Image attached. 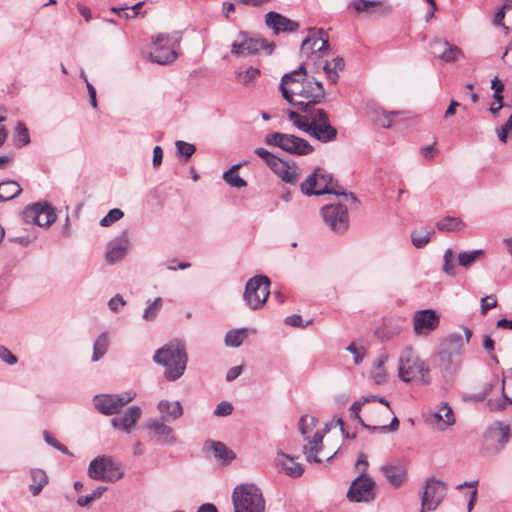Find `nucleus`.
<instances>
[{
  "mask_svg": "<svg viewBox=\"0 0 512 512\" xmlns=\"http://www.w3.org/2000/svg\"><path fill=\"white\" fill-rule=\"evenodd\" d=\"M432 234V231H413L411 235L413 245L416 248L424 247L430 241Z\"/></svg>",
  "mask_w": 512,
  "mask_h": 512,
  "instance_id": "obj_48",
  "label": "nucleus"
},
{
  "mask_svg": "<svg viewBox=\"0 0 512 512\" xmlns=\"http://www.w3.org/2000/svg\"><path fill=\"white\" fill-rule=\"evenodd\" d=\"M280 91L283 98L301 112L311 113L312 108L323 102L325 89L323 84L307 75L305 64L282 76Z\"/></svg>",
  "mask_w": 512,
  "mask_h": 512,
  "instance_id": "obj_1",
  "label": "nucleus"
},
{
  "mask_svg": "<svg viewBox=\"0 0 512 512\" xmlns=\"http://www.w3.org/2000/svg\"><path fill=\"white\" fill-rule=\"evenodd\" d=\"M270 284V279L264 275H257L248 280L243 296L251 309H259L266 303L270 294Z\"/></svg>",
  "mask_w": 512,
  "mask_h": 512,
  "instance_id": "obj_9",
  "label": "nucleus"
},
{
  "mask_svg": "<svg viewBox=\"0 0 512 512\" xmlns=\"http://www.w3.org/2000/svg\"><path fill=\"white\" fill-rule=\"evenodd\" d=\"M438 325L439 316L432 309L417 311L413 317L414 331L417 335H427Z\"/></svg>",
  "mask_w": 512,
  "mask_h": 512,
  "instance_id": "obj_18",
  "label": "nucleus"
},
{
  "mask_svg": "<svg viewBox=\"0 0 512 512\" xmlns=\"http://www.w3.org/2000/svg\"><path fill=\"white\" fill-rule=\"evenodd\" d=\"M276 463L290 477H300L304 472L302 464L296 462L293 457L283 452L277 454Z\"/></svg>",
  "mask_w": 512,
  "mask_h": 512,
  "instance_id": "obj_27",
  "label": "nucleus"
},
{
  "mask_svg": "<svg viewBox=\"0 0 512 512\" xmlns=\"http://www.w3.org/2000/svg\"><path fill=\"white\" fill-rule=\"evenodd\" d=\"M163 306V300L161 297L155 298L152 302L148 304V306L145 308L142 318L145 321H154L159 312L161 311Z\"/></svg>",
  "mask_w": 512,
  "mask_h": 512,
  "instance_id": "obj_43",
  "label": "nucleus"
},
{
  "mask_svg": "<svg viewBox=\"0 0 512 512\" xmlns=\"http://www.w3.org/2000/svg\"><path fill=\"white\" fill-rule=\"evenodd\" d=\"M283 182L288 184H296L301 176L300 168L295 164L277 157L269 167Z\"/></svg>",
  "mask_w": 512,
  "mask_h": 512,
  "instance_id": "obj_19",
  "label": "nucleus"
},
{
  "mask_svg": "<svg viewBox=\"0 0 512 512\" xmlns=\"http://www.w3.org/2000/svg\"><path fill=\"white\" fill-rule=\"evenodd\" d=\"M264 142L268 146L278 147L292 155L304 156L313 152V147L307 140L292 134L269 133L265 136Z\"/></svg>",
  "mask_w": 512,
  "mask_h": 512,
  "instance_id": "obj_6",
  "label": "nucleus"
},
{
  "mask_svg": "<svg viewBox=\"0 0 512 512\" xmlns=\"http://www.w3.org/2000/svg\"><path fill=\"white\" fill-rule=\"evenodd\" d=\"M446 484L436 478H428L422 493L421 512L435 510L445 498Z\"/></svg>",
  "mask_w": 512,
  "mask_h": 512,
  "instance_id": "obj_15",
  "label": "nucleus"
},
{
  "mask_svg": "<svg viewBox=\"0 0 512 512\" xmlns=\"http://www.w3.org/2000/svg\"><path fill=\"white\" fill-rule=\"evenodd\" d=\"M464 343L462 335L459 333H452L447 336L442 344V349L448 350L451 353L461 354Z\"/></svg>",
  "mask_w": 512,
  "mask_h": 512,
  "instance_id": "obj_38",
  "label": "nucleus"
},
{
  "mask_svg": "<svg viewBox=\"0 0 512 512\" xmlns=\"http://www.w3.org/2000/svg\"><path fill=\"white\" fill-rule=\"evenodd\" d=\"M142 410L139 406H130L122 416L114 417L111 419V425L114 429L120 430L125 433H130L140 419Z\"/></svg>",
  "mask_w": 512,
  "mask_h": 512,
  "instance_id": "obj_22",
  "label": "nucleus"
},
{
  "mask_svg": "<svg viewBox=\"0 0 512 512\" xmlns=\"http://www.w3.org/2000/svg\"><path fill=\"white\" fill-rule=\"evenodd\" d=\"M129 249V238L126 231L110 241L107 245L105 260L108 264H115L125 257Z\"/></svg>",
  "mask_w": 512,
  "mask_h": 512,
  "instance_id": "obj_20",
  "label": "nucleus"
},
{
  "mask_svg": "<svg viewBox=\"0 0 512 512\" xmlns=\"http://www.w3.org/2000/svg\"><path fill=\"white\" fill-rule=\"evenodd\" d=\"M22 215L27 223H33L40 227H49L56 220L55 210L48 202H36L28 205Z\"/></svg>",
  "mask_w": 512,
  "mask_h": 512,
  "instance_id": "obj_14",
  "label": "nucleus"
},
{
  "mask_svg": "<svg viewBox=\"0 0 512 512\" xmlns=\"http://www.w3.org/2000/svg\"><path fill=\"white\" fill-rule=\"evenodd\" d=\"M398 376L405 383L415 382L427 386L432 382L429 365L411 347L404 348L399 355Z\"/></svg>",
  "mask_w": 512,
  "mask_h": 512,
  "instance_id": "obj_3",
  "label": "nucleus"
},
{
  "mask_svg": "<svg viewBox=\"0 0 512 512\" xmlns=\"http://www.w3.org/2000/svg\"><path fill=\"white\" fill-rule=\"evenodd\" d=\"M136 397L134 392L124 394H101L94 396L95 408L103 415H115Z\"/></svg>",
  "mask_w": 512,
  "mask_h": 512,
  "instance_id": "obj_13",
  "label": "nucleus"
},
{
  "mask_svg": "<svg viewBox=\"0 0 512 512\" xmlns=\"http://www.w3.org/2000/svg\"><path fill=\"white\" fill-rule=\"evenodd\" d=\"M491 88L494 90L493 98L496 101L503 100L502 92L504 91V84L502 81L496 76L491 81Z\"/></svg>",
  "mask_w": 512,
  "mask_h": 512,
  "instance_id": "obj_58",
  "label": "nucleus"
},
{
  "mask_svg": "<svg viewBox=\"0 0 512 512\" xmlns=\"http://www.w3.org/2000/svg\"><path fill=\"white\" fill-rule=\"evenodd\" d=\"M107 490L104 486L97 487L91 494L81 496L77 499V504L81 507L89 505L92 501L100 498L102 494Z\"/></svg>",
  "mask_w": 512,
  "mask_h": 512,
  "instance_id": "obj_51",
  "label": "nucleus"
},
{
  "mask_svg": "<svg viewBox=\"0 0 512 512\" xmlns=\"http://www.w3.org/2000/svg\"><path fill=\"white\" fill-rule=\"evenodd\" d=\"M109 339L106 332L101 333L94 342L92 361L96 362L107 352Z\"/></svg>",
  "mask_w": 512,
  "mask_h": 512,
  "instance_id": "obj_39",
  "label": "nucleus"
},
{
  "mask_svg": "<svg viewBox=\"0 0 512 512\" xmlns=\"http://www.w3.org/2000/svg\"><path fill=\"white\" fill-rule=\"evenodd\" d=\"M87 473L91 479L104 482H115L123 476L120 464L107 456H98L93 459Z\"/></svg>",
  "mask_w": 512,
  "mask_h": 512,
  "instance_id": "obj_8",
  "label": "nucleus"
},
{
  "mask_svg": "<svg viewBox=\"0 0 512 512\" xmlns=\"http://www.w3.org/2000/svg\"><path fill=\"white\" fill-rule=\"evenodd\" d=\"M234 512H265L261 490L252 483L237 485L232 493Z\"/></svg>",
  "mask_w": 512,
  "mask_h": 512,
  "instance_id": "obj_4",
  "label": "nucleus"
},
{
  "mask_svg": "<svg viewBox=\"0 0 512 512\" xmlns=\"http://www.w3.org/2000/svg\"><path fill=\"white\" fill-rule=\"evenodd\" d=\"M265 24L275 35H278L281 32H293L299 27L297 22L274 11L266 13Z\"/></svg>",
  "mask_w": 512,
  "mask_h": 512,
  "instance_id": "obj_21",
  "label": "nucleus"
},
{
  "mask_svg": "<svg viewBox=\"0 0 512 512\" xmlns=\"http://www.w3.org/2000/svg\"><path fill=\"white\" fill-rule=\"evenodd\" d=\"M203 449L207 452L212 451L214 458L223 466L235 458V453L220 441L208 440L204 443Z\"/></svg>",
  "mask_w": 512,
  "mask_h": 512,
  "instance_id": "obj_24",
  "label": "nucleus"
},
{
  "mask_svg": "<svg viewBox=\"0 0 512 512\" xmlns=\"http://www.w3.org/2000/svg\"><path fill=\"white\" fill-rule=\"evenodd\" d=\"M158 410L162 415L161 419L166 421H175L183 415V407L180 401L161 400L158 403Z\"/></svg>",
  "mask_w": 512,
  "mask_h": 512,
  "instance_id": "obj_29",
  "label": "nucleus"
},
{
  "mask_svg": "<svg viewBox=\"0 0 512 512\" xmlns=\"http://www.w3.org/2000/svg\"><path fill=\"white\" fill-rule=\"evenodd\" d=\"M465 223L457 217H444L436 223V227L442 232H458L465 228Z\"/></svg>",
  "mask_w": 512,
  "mask_h": 512,
  "instance_id": "obj_35",
  "label": "nucleus"
},
{
  "mask_svg": "<svg viewBox=\"0 0 512 512\" xmlns=\"http://www.w3.org/2000/svg\"><path fill=\"white\" fill-rule=\"evenodd\" d=\"M370 402V398H365V397H362V399H360L359 401H355L351 407H350V411H351V417L358 420V422L366 429H368L369 431H377L378 427L377 426H370V425H367L365 424V422L362 420V418L360 417V411H361V408L362 406L365 404V403H368Z\"/></svg>",
  "mask_w": 512,
  "mask_h": 512,
  "instance_id": "obj_41",
  "label": "nucleus"
},
{
  "mask_svg": "<svg viewBox=\"0 0 512 512\" xmlns=\"http://www.w3.org/2000/svg\"><path fill=\"white\" fill-rule=\"evenodd\" d=\"M375 481L368 475L360 473L350 484L347 498L354 503H369L375 499Z\"/></svg>",
  "mask_w": 512,
  "mask_h": 512,
  "instance_id": "obj_12",
  "label": "nucleus"
},
{
  "mask_svg": "<svg viewBox=\"0 0 512 512\" xmlns=\"http://www.w3.org/2000/svg\"><path fill=\"white\" fill-rule=\"evenodd\" d=\"M248 336L246 328L230 330L225 336V344L230 347H239Z\"/></svg>",
  "mask_w": 512,
  "mask_h": 512,
  "instance_id": "obj_40",
  "label": "nucleus"
},
{
  "mask_svg": "<svg viewBox=\"0 0 512 512\" xmlns=\"http://www.w3.org/2000/svg\"><path fill=\"white\" fill-rule=\"evenodd\" d=\"M443 271L449 276H455L456 270L454 265V252L451 248H447L443 255Z\"/></svg>",
  "mask_w": 512,
  "mask_h": 512,
  "instance_id": "obj_49",
  "label": "nucleus"
},
{
  "mask_svg": "<svg viewBox=\"0 0 512 512\" xmlns=\"http://www.w3.org/2000/svg\"><path fill=\"white\" fill-rule=\"evenodd\" d=\"M502 385H505V380L503 379ZM502 391L504 392V386H502ZM504 399H490L487 402V406L490 411H502L507 407V402L512 404V399L508 398L503 393Z\"/></svg>",
  "mask_w": 512,
  "mask_h": 512,
  "instance_id": "obj_50",
  "label": "nucleus"
},
{
  "mask_svg": "<svg viewBox=\"0 0 512 512\" xmlns=\"http://www.w3.org/2000/svg\"><path fill=\"white\" fill-rule=\"evenodd\" d=\"M439 44L443 47V51L439 54V58L445 62H453L457 60L458 56L461 54V50L449 42H439Z\"/></svg>",
  "mask_w": 512,
  "mask_h": 512,
  "instance_id": "obj_42",
  "label": "nucleus"
},
{
  "mask_svg": "<svg viewBox=\"0 0 512 512\" xmlns=\"http://www.w3.org/2000/svg\"><path fill=\"white\" fill-rule=\"evenodd\" d=\"M153 361L164 367V377L167 381L175 382L184 375L187 367L186 346L180 340H171L155 351Z\"/></svg>",
  "mask_w": 512,
  "mask_h": 512,
  "instance_id": "obj_2",
  "label": "nucleus"
},
{
  "mask_svg": "<svg viewBox=\"0 0 512 512\" xmlns=\"http://www.w3.org/2000/svg\"><path fill=\"white\" fill-rule=\"evenodd\" d=\"M164 421L165 420L162 419L152 420L146 424V427L150 433L159 436V440L163 444H173L176 442L173 430L170 426L166 425Z\"/></svg>",
  "mask_w": 512,
  "mask_h": 512,
  "instance_id": "obj_26",
  "label": "nucleus"
},
{
  "mask_svg": "<svg viewBox=\"0 0 512 512\" xmlns=\"http://www.w3.org/2000/svg\"><path fill=\"white\" fill-rule=\"evenodd\" d=\"M388 360V355L382 354L375 362L372 370V377L377 384H382L386 381V372L383 367L384 363Z\"/></svg>",
  "mask_w": 512,
  "mask_h": 512,
  "instance_id": "obj_45",
  "label": "nucleus"
},
{
  "mask_svg": "<svg viewBox=\"0 0 512 512\" xmlns=\"http://www.w3.org/2000/svg\"><path fill=\"white\" fill-rule=\"evenodd\" d=\"M31 479L32 483L30 484L31 493L34 496H37L41 493L44 486L48 483V476L46 472L42 469H32L31 470Z\"/></svg>",
  "mask_w": 512,
  "mask_h": 512,
  "instance_id": "obj_34",
  "label": "nucleus"
},
{
  "mask_svg": "<svg viewBox=\"0 0 512 512\" xmlns=\"http://www.w3.org/2000/svg\"><path fill=\"white\" fill-rule=\"evenodd\" d=\"M498 302L494 295H487L481 299V314L485 315L490 309L497 307Z\"/></svg>",
  "mask_w": 512,
  "mask_h": 512,
  "instance_id": "obj_56",
  "label": "nucleus"
},
{
  "mask_svg": "<svg viewBox=\"0 0 512 512\" xmlns=\"http://www.w3.org/2000/svg\"><path fill=\"white\" fill-rule=\"evenodd\" d=\"M485 251L482 249H476L471 251H463L458 254V264L464 268H470L474 263L484 257Z\"/></svg>",
  "mask_w": 512,
  "mask_h": 512,
  "instance_id": "obj_36",
  "label": "nucleus"
},
{
  "mask_svg": "<svg viewBox=\"0 0 512 512\" xmlns=\"http://www.w3.org/2000/svg\"><path fill=\"white\" fill-rule=\"evenodd\" d=\"M351 5L358 13L374 14L379 12L383 15L389 12L388 7H384V3L378 0H353Z\"/></svg>",
  "mask_w": 512,
  "mask_h": 512,
  "instance_id": "obj_28",
  "label": "nucleus"
},
{
  "mask_svg": "<svg viewBox=\"0 0 512 512\" xmlns=\"http://www.w3.org/2000/svg\"><path fill=\"white\" fill-rule=\"evenodd\" d=\"M287 115L294 126L322 143L332 142L337 137V130L332 125H314L315 123L302 121L301 115L290 109L287 111Z\"/></svg>",
  "mask_w": 512,
  "mask_h": 512,
  "instance_id": "obj_11",
  "label": "nucleus"
},
{
  "mask_svg": "<svg viewBox=\"0 0 512 512\" xmlns=\"http://www.w3.org/2000/svg\"><path fill=\"white\" fill-rule=\"evenodd\" d=\"M324 434L321 431H317L312 438L305 437L308 440L310 446H304V453L308 462L320 463L321 459L317 457L318 452L322 448Z\"/></svg>",
  "mask_w": 512,
  "mask_h": 512,
  "instance_id": "obj_30",
  "label": "nucleus"
},
{
  "mask_svg": "<svg viewBox=\"0 0 512 512\" xmlns=\"http://www.w3.org/2000/svg\"><path fill=\"white\" fill-rule=\"evenodd\" d=\"M358 206L357 203L346 202L343 197L338 203L328 204L322 207L321 215L325 224L335 233H344L349 227L348 206Z\"/></svg>",
  "mask_w": 512,
  "mask_h": 512,
  "instance_id": "obj_7",
  "label": "nucleus"
},
{
  "mask_svg": "<svg viewBox=\"0 0 512 512\" xmlns=\"http://www.w3.org/2000/svg\"><path fill=\"white\" fill-rule=\"evenodd\" d=\"M254 153L259 156L268 167L275 161L277 158L276 155L272 154L270 151H268L265 148L259 147L254 150Z\"/></svg>",
  "mask_w": 512,
  "mask_h": 512,
  "instance_id": "obj_57",
  "label": "nucleus"
},
{
  "mask_svg": "<svg viewBox=\"0 0 512 512\" xmlns=\"http://www.w3.org/2000/svg\"><path fill=\"white\" fill-rule=\"evenodd\" d=\"M175 146L178 154L184 156L186 160L189 159L196 151V147L193 144L181 140L177 141Z\"/></svg>",
  "mask_w": 512,
  "mask_h": 512,
  "instance_id": "obj_54",
  "label": "nucleus"
},
{
  "mask_svg": "<svg viewBox=\"0 0 512 512\" xmlns=\"http://www.w3.org/2000/svg\"><path fill=\"white\" fill-rule=\"evenodd\" d=\"M285 323L287 325L293 326V327H301L304 328L312 323V320H308L306 323L303 322V319L300 315L294 314L291 316L286 317Z\"/></svg>",
  "mask_w": 512,
  "mask_h": 512,
  "instance_id": "obj_60",
  "label": "nucleus"
},
{
  "mask_svg": "<svg viewBox=\"0 0 512 512\" xmlns=\"http://www.w3.org/2000/svg\"><path fill=\"white\" fill-rule=\"evenodd\" d=\"M300 188L305 195H319L318 180L315 171L301 183Z\"/></svg>",
  "mask_w": 512,
  "mask_h": 512,
  "instance_id": "obj_46",
  "label": "nucleus"
},
{
  "mask_svg": "<svg viewBox=\"0 0 512 512\" xmlns=\"http://www.w3.org/2000/svg\"><path fill=\"white\" fill-rule=\"evenodd\" d=\"M15 135L17 140L22 146H26L30 143V135L28 128L23 122H18L15 127Z\"/></svg>",
  "mask_w": 512,
  "mask_h": 512,
  "instance_id": "obj_53",
  "label": "nucleus"
},
{
  "mask_svg": "<svg viewBox=\"0 0 512 512\" xmlns=\"http://www.w3.org/2000/svg\"><path fill=\"white\" fill-rule=\"evenodd\" d=\"M459 356L460 355L456 353H451L450 351L444 349H441L439 352L441 364L445 369H449L451 365L456 364L457 357Z\"/></svg>",
  "mask_w": 512,
  "mask_h": 512,
  "instance_id": "obj_55",
  "label": "nucleus"
},
{
  "mask_svg": "<svg viewBox=\"0 0 512 512\" xmlns=\"http://www.w3.org/2000/svg\"><path fill=\"white\" fill-rule=\"evenodd\" d=\"M430 422L440 431H444L447 427L453 425L455 417L449 404L446 402L442 403L439 409L431 415Z\"/></svg>",
  "mask_w": 512,
  "mask_h": 512,
  "instance_id": "obj_25",
  "label": "nucleus"
},
{
  "mask_svg": "<svg viewBox=\"0 0 512 512\" xmlns=\"http://www.w3.org/2000/svg\"><path fill=\"white\" fill-rule=\"evenodd\" d=\"M345 68V61L342 57H336L332 60V62H329L328 60H325L324 58L321 59L319 62L314 61V67L313 70L315 72H318L319 70H323L328 79L332 83H337L339 79V72L343 71Z\"/></svg>",
  "mask_w": 512,
  "mask_h": 512,
  "instance_id": "obj_23",
  "label": "nucleus"
},
{
  "mask_svg": "<svg viewBox=\"0 0 512 512\" xmlns=\"http://www.w3.org/2000/svg\"><path fill=\"white\" fill-rule=\"evenodd\" d=\"M233 406L229 402H221L216 406V409L214 410V414L216 416H228L232 413Z\"/></svg>",
  "mask_w": 512,
  "mask_h": 512,
  "instance_id": "obj_63",
  "label": "nucleus"
},
{
  "mask_svg": "<svg viewBox=\"0 0 512 512\" xmlns=\"http://www.w3.org/2000/svg\"><path fill=\"white\" fill-rule=\"evenodd\" d=\"M126 305V301L120 294L112 297L108 302V307L111 311L117 313L122 307Z\"/></svg>",
  "mask_w": 512,
  "mask_h": 512,
  "instance_id": "obj_62",
  "label": "nucleus"
},
{
  "mask_svg": "<svg viewBox=\"0 0 512 512\" xmlns=\"http://www.w3.org/2000/svg\"><path fill=\"white\" fill-rule=\"evenodd\" d=\"M313 113L310 115H304L302 117V121H307L308 123H315L314 125H331L329 123V117L327 112L324 109H313Z\"/></svg>",
  "mask_w": 512,
  "mask_h": 512,
  "instance_id": "obj_44",
  "label": "nucleus"
},
{
  "mask_svg": "<svg viewBox=\"0 0 512 512\" xmlns=\"http://www.w3.org/2000/svg\"><path fill=\"white\" fill-rule=\"evenodd\" d=\"M381 471L389 483L394 487H399L403 484L406 478L405 470L400 466L384 465Z\"/></svg>",
  "mask_w": 512,
  "mask_h": 512,
  "instance_id": "obj_31",
  "label": "nucleus"
},
{
  "mask_svg": "<svg viewBox=\"0 0 512 512\" xmlns=\"http://www.w3.org/2000/svg\"><path fill=\"white\" fill-rule=\"evenodd\" d=\"M328 35L323 29L310 28L307 37L303 40L300 53L305 57V67L310 64L314 67V61L319 62L329 51Z\"/></svg>",
  "mask_w": 512,
  "mask_h": 512,
  "instance_id": "obj_5",
  "label": "nucleus"
},
{
  "mask_svg": "<svg viewBox=\"0 0 512 512\" xmlns=\"http://www.w3.org/2000/svg\"><path fill=\"white\" fill-rule=\"evenodd\" d=\"M153 48L149 53L150 60L154 63L165 65L172 63L177 58L174 43L166 34H159L153 42Z\"/></svg>",
  "mask_w": 512,
  "mask_h": 512,
  "instance_id": "obj_17",
  "label": "nucleus"
},
{
  "mask_svg": "<svg viewBox=\"0 0 512 512\" xmlns=\"http://www.w3.org/2000/svg\"><path fill=\"white\" fill-rule=\"evenodd\" d=\"M124 216V213L119 208H113L111 209L106 216H104L101 221L100 225L102 227H108L112 225L114 222L120 220Z\"/></svg>",
  "mask_w": 512,
  "mask_h": 512,
  "instance_id": "obj_52",
  "label": "nucleus"
},
{
  "mask_svg": "<svg viewBox=\"0 0 512 512\" xmlns=\"http://www.w3.org/2000/svg\"><path fill=\"white\" fill-rule=\"evenodd\" d=\"M315 173L318 180V192L319 195L323 194H334L343 199L346 202L357 203V197L354 193H347L346 190L341 187L337 182L333 181V177L323 168H316Z\"/></svg>",
  "mask_w": 512,
  "mask_h": 512,
  "instance_id": "obj_16",
  "label": "nucleus"
},
{
  "mask_svg": "<svg viewBox=\"0 0 512 512\" xmlns=\"http://www.w3.org/2000/svg\"><path fill=\"white\" fill-rule=\"evenodd\" d=\"M0 359L8 365L17 363V357L5 346H0Z\"/></svg>",
  "mask_w": 512,
  "mask_h": 512,
  "instance_id": "obj_61",
  "label": "nucleus"
},
{
  "mask_svg": "<svg viewBox=\"0 0 512 512\" xmlns=\"http://www.w3.org/2000/svg\"><path fill=\"white\" fill-rule=\"evenodd\" d=\"M318 424V419L314 416H309V415H303L300 419H299V430H300V433L307 437L306 435L308 433H310L315 427L316 425Z\"/></svg>",
  "mask_w": 512,
  "mask_h": 512,
  "instance_id": "obj_47",
  "label": "nucleus"
},
{
  "mask_svg": "<svg viewBox=\"0 0 512 512\" xmlns=\"http://www.w3.org/2000/svg\"><path fill=\"white\" fill-rule=\"evenodd\" d=\"M22 192L20 185L13 180H6L0 183V203L14 199Z\"/></svg>",
  "mask_w": 512,
  "mask_h": 512,
  "instance_id": "obj_33",
  "label": "nucleus"
},
{
  "mask_svg": "<svg viewBox=\"0 0 512 512\" xmlns=\"http://www.w3.org/2000/svg\"><path fill=\"white\" fill-rule=\"evenodd\" d=\"M399 114L400 112L397 111L374 109L371 112V119L376 126L381 128H389L393 124V118Z\"/></svg>",
  "mask_w": 512,
  "mask_h": 512,
  "instance_id": "obj_32",
  "label": "nucleus"
},
{
  "mask_svg": "<svg viewBox=\"0 0 512 512\" xmlns=\"http://www.w3.org/2000/svg\"><path fill=\"white\" fill-rule=\"evenodd\" d=\"M261 49L265 50L267 55H271L275 49V43L264 38L249 37L244 31L238 33V40L231 45V53L235 56L255 55Z\"/></svg>",
  "mask_w": 512,
  "mask_h": 512,
  "instance_id": "obj_10",
  "label": "nucleus"
},
{
  "mask_svg": "<svg viewBox=\"0 0 512 512\" xmlns=\"http://www.w3.org/2000/svg\"><path fill=\"white\" fill-rule=\"evenodd\" d=\"M241 166L242 163L235 164L223 174L224 181L231 187L242 188L247 186V182L237 173Z\"/></svg>",
  "mask_w": 512,
  "mask_h": 512,
  "instance_id": "obj_37",
  "label": "nucleus"
},
{
  "mask_svg": "<svg viewBox=\"0 0 512 512\" xmlns=\"http://www.w3.org/2000/svg\"><path fill=\"white\" fill-rule=\"evenodd\" d=\"M368 466L369 463L366 459V455L364 453H360L356 461L355 468L360 471V473L367 474L366 471Z\"/></svg>",
  "mask_w": 512,
  "mask_h": 512,
  "instance_id": "obj_64",
  "label": "nucleus"
},
{
  "mask_svg": "<svg viewBox=\"0 0 512 512\" xmlns=\"http://www.w3.org/2000/svg\"><path fill=\"white\" fill-rule=\"evenodd\" d=\"M260 74L258 68L250 67L245 72L239 73L240 80L245 84H249Z\"/></svg>",
  "mask_w": 512,
  "mask_h": 512,
  "instance_id": "obj_59",
  "label": "nucleus"
}]
</instances>
